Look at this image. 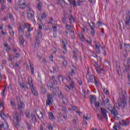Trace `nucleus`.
<instances>
[{
    "mask_svg": "<svg viewBox=\"0 0 130 130\" xmlns=\"http://www.w3.org/2000/svg\"><path fill=\"white\" fill-rule=\"evenodd\" d=\"M109 99L108 98L106 99L105 101H103L101 103L102 106H108L107 109L108 111L111 113V115L113 118L116 119V120H118L119 118L117 115H118V111L115 108L114 105H109Z\"/></svg>",
    "mask_w": 130,
    "mask_h": 130,
    "instance_id": "nucleus-1",
    "label": "nucleus"
},
{
    "mask_svg": "<svg viewBox=\"0 0 130 130\" xmlns=\"http://www.w3.org/2000/svg\"><path fill=\"white\" fill-rule=\"evenodd\" d=\"M125 94H126V91L123 90L122 92L120 93V99L118 101V107H121L123 110L127 108V103H126Z\"/></svg>",
    "mask_w": 130,
    "mask_h": 130,
    "instance_id": "nucleus-2",
    "label": "nucleus"
},
{
    "mask_svg": "<svg viewBox=\"0 0 130 130\" xmlns=\"http://www.w3.org/2000/svg\"><path fill=\"white\" fill-rule=\"evenodd\" d=\"M5 105V103L3 101L1 102V108H2V110L1 111V117L4 120L5 123H3V124L1 125V128H3V127L5 129H7V128H9V125H8V123L7 122H6V120L8 119V117H7V115H6V114L3 112L5 110V106H4Z\"/></svg>",
    "mask_w": 130,
    "mask_h": 130,
    "instance_id": "nucleus-3",
    "label": "nucleus"
},
{
    "mask_svg": "<svg viewBox=\"0 0 130 130\" xmlns=\"http://www.w3.org/2000/svg\"><path fill=\"white\" fill-rule=\"evenodd\" d=\"M16 100L17 101L18 110L20 111V114H22V113L24 112L25 104H24V103L21 101V98L20 96H17L16 98Z\"/></svg>",
    "mask_w": 130,
    "mask_h": 130,
    "instance_id": "nucleus-4",
    "label": "nucleus"
},
{
    "mask_svg": "<svg viewBox=\"0 0 130 130\" xmlns=\"http://www.w3.org/2000/svg\"><path fill=\"white\" fill-rule=\"evenodd\" d=\"M15 118L16 121L15 122L14 126L16 128L20 127V120H21V115L19 114L18 113H15V116L14 117Z\"/></svg>",
    "mask_w": 130,
    "mask_h": 130,
    "instance_id": "nucleus-5",
    "label": "nucleus"
},
{
    "mask_svg": "<svg viewBox=\"0 0 130 130\" xmlns=\"http://www.w3.org/2000/svg\"><path fill=\"white\" fill-rule=\"evenodd\" d=\"M86 78L87 79V83H94V79H95V76L91 75V73L87 71L86 74Z\"/></svg>",
    "mask_w": 130,
    "mask_h": 130,
    "instance_id": "nucleus-6",
    "label": "nucleus"
},
{
    "mask_svg": "<svg viewBox=\"0 0 130 130\" xmlns=\"http://www.w3.org/2000/svg\"><path fill=\"white\" fill-rule=\"evenodd\" d=\"M130 11H128L127 16L125 19V27L127 29H129L130 28Z\"/></svg>",
    "mask_w": 130,
    "mask_h": 130,
    "instance_id": "nucleus-7",
    "label": "nucleus"
},
{
    "mask_svg": "<svg viewBox=\"0 0 130 130\" xmlns=\"http://www.w3.org/2000/svg\"><path fill=\"white\" fill-rule=\"evenodd\" d=\"M27 18L28 20H31L32 21L34 20V24L36 23V21H35V19H34V11L28 12L27 13Z\"/></svg>",
    "mask_w": 130,
    "mask_h": 130,
    "instance_id": "nucleus-8",
    "label": "nucleus"
},
{
    "mask_svg": "<svg viewBox=\"0 0 130 130\" xmlns=\"http://www.w3.org/2000/svg\"><path fill=\"white\" fill-rule=\"evenodd\" d=\"M53 96L52 94H48L47 100H46V105H52V102H53Z\"/></svg>",
    "mask_w": 130,
    "mask_h": 130,
    "instance_id": "nucleus-9",
    "label": "nucleus"
},
{
    "mask_svg": "<svg viewBox=\"0 0 130 130\" xmlns=\"http://www.w3.org/2000/svg\"><path fill=\"white\" fill-rule=\"evenodd\" d=\"M119 124L120 125H121L122 126H126V125H129V121L128 120H121L119 122Z\"/></svg>",
    "mask_w": 130,
    "mask_h": 130,
    "instance_id": "nucleus-10",
    "label": "nucleus"
},
{
    "mask_svg": "<svg viewBox=\"0 0 130 130\" xmlns=\"http://www.w3.org/2000/svg\"><path fill=\"white\" fill-rule=\"evenodd\" d=\"M101 115L104 118L107 119V111L104 108H101Z\"/></svg>",
    "mask_w": 130,
    "mask_h": 130,
    "instance_id": "nucleus-11",
    "label": "nucleus"
},
{
    "mask_svg": "<svg viewBox=\"0 0 130 130\" xmlns=\"http://www.w3.org/2000/svg\"><path fill=\"white\" fill-rule=\"evenodd\" d=\"M62 44L63 46V53H67V45H68V42L65 39H62Z\"/></svg>",
    "mask_w": 130,
    "mask_h": 130,
    "instance_id": "nucleus-12",
    "label": "nucleus"
},
{
    "mask_svg": "<svg viewBox=\"0 0 130 130\" xmlns=\"http://www.w3.org/2000/svg\"><path fill=\"white\" fill-rule=\"evenodd\" d=\"M18 5L20 9H25L27 7V5H26L24 2H23V1L21 0L18 1Z\"/></svg>",
    "mask_w": 130,
    "mask_h": 130,
    "instance_id": "nucleus-13",
    "label": "nucleus"
},
{
    "mask_svg": "<svg viewBox=\"0 0 130 130\" xmlns=\"http://www.w3.org/2000/svg\"><path fill=\"white\" fill-rule=\"evenodd\" d=\"M32 87H34V86L33 85V82H32V80H29L28 81V82H27L26 83V85H25V87L26 88V89H31V88Z\"/></svg>",
    "mask_w": 130,
    "mask_h": 130,
    "instance_id": "nucleus-14",
    "label": "nucleus"
},
{
    "mask_svg": "<svg viewBox=\"0 0 130 130\" xmlns=\"http://www.w3.org/2000/svg\"><path fill=\"white\" fill-rule=\"evenodd\" d=\"M68 79L70 87H71L72 89H74V88H75V82H74V80H73V79H72L70 77H68Z\"/></svg>",
    "mask_w": 130,
    "mask_h": 130,
    "instance_id": "nucleus-15",
    "label": "nucleus"
},
{
    "mask_svg": "<svg viewBox=\"0 0 130 130\" xmlns=\"http://www.w3.org/2000/svg\"><path fill=\"white\" fill-rule=\"evenodd\" d=\"M75 70H76V68L73 67L71 68V71L69 73L68 77L70 78V77H73V76H75V75H76V72H75Z\"/></svg>",
    "mask_w": 130,
    "mask_h": 130,
    "instance_id": "nucleus-16",
    "label": "nucleus"
},
{
    "mask_svg": "<svg viewBox=\"0 0 130 130\" xmlns=\"http://www.w3.org/2000/svg\"><path fill=\"white\" fill-rule=\"evenodd\" d=\"M89 99L90 100V103L92 105L93 103L96 102V99H97V98L95 95H90L89 96Z\"/></svg>",
    "mask_w": 130,
    "mask_h": 130,
    "instance_id": "nucleus-17",
    "label": "nucleus"
},
{
    "mask_svg": "<svg viewBox=\"0 0 130 130\" xmlns=\"http://www.w3.org/2000/svg\"><path fill=\"white\" fill-rule=\"evenodd\" d=\"M95 50L98 53H100V44L98 42H95Z\"/></svg>",
    "mask_w": 130,
    "mask_h": 130,
    "instance_id": "nucleus-18",
    "label": "nucleus"
},
{
    "mask_svg": "<svg viewBox=\"0 0 130 130\" xmlns=\"http://www.w3.org/2000/svg\"><path fill=\"white\" fill-rule=\"evenodd\" d=\"M129 66H125L123 70V74H126V73H127V74H128V73H129Z\"/></svg>",
    "mask_w": 130,
    "mask_h": 130,
    "instance_id": "nucleus-19",
    "label": "nucleus"
},
{
    "mask_svg": "<svg viewBox=\"0 0 130 130\" xmlns=\"http://www.w3.org/2000/svg\"><path fill=\"white\" fill-rule=\"evenodd\" d=\"M46 14H45V13H43L42 14L41 18L39 16L38 17V21L41 22L42 21V20L46 19Z\"/></svg>",
    "mask_w": 130,
    "mask_h": 130,
    "instance_id": "nucleus-20",
    "label": "nucleus"
},
{
    "mask_svg": "<svg viewBox=\"0 0 130 130\" xmlns=\"http://www.w3.org/2000/svg\"><path fill=\"white\" fill-rule=\"evenodd\" d=\"M53 28V36H54V38H56V37H57V32L56 31H57V27H56V26H52V27Z\"/></svg>",
    "mask_w": 130,
    "mask_h": 130,
    "instance_id": "nucleus-21",
    "label": "nucleus"
},
{
    "mask_svg": "<svg viewBox=\"0 0 130 130\" xmlns=\"http://www.w3.org/2000/svg\"><path fill=\"white\" fill-rule=\"evenodd\" d=\"M41 93L43 94V95H45L47 93V91H46V88H45V86L44 85H42L41 87Z\"/></svg>",
    "mask_w": 130,
    "mask_h": 130,
    "instance_id": "nucleus-22",
    "label": "nucleus"
},
{
    "mask_svg": "<svg viewBox=\"0 0 130 130\" xmlns=\"http://www.w3.org/2000/svg\"><path fill=\"white\" fill-rule=\"evenodd\" d=\"M8 29L9 31V33L11 36H14L15 35V31L13 30V27L11 26L10 25H8Z\"/></svg>",
    "mask_w": 130,
    "mask_h": 130,
    "instance_id": "nucleus-23",
    "label": "nucleus"
},
{
    "mask_svg": "<svg viewBox=\"0 0 130 130\" xmlns=\"http://www.w3.org/2000/svg\"><path fill=\"white\" fill-rule=\"evenodd\" d=\"M31 117V122H32V123H36V122H37V118H36V115H35V114H34Z\"/></svg>",
    "mask_w": 130,
    "mask_h": 130,
    "instance_id": "nucleus-24",
    "label": "nucleus"
},
{
    "mask_svg": "<svg viewBox=\"0 0 130 130\" xmlns=\"http://www.w3.org/2000/svg\"><path fill=\"white\" fill-rule=\"evenodd\" d=\"M18 33L20 36H23L24 35V30L21 25H19Z\"/></svg>",
    "mask_w": 130,
    "mask_h": 130,
    "instance_id": "nucleus-25",
    "label": "nucleus"
},
{
    "mask_svg": "<svg viewBox=\"0 0 130 130\" xmlns=\"http://www.w3.org/2000/svg\"><path fill=\"white\" fill-rule=\"evenodd\" d=\"M19 43L21 45H24V43L25 42V40H24V36H20L19 37Z\"/></svg>",
    "mask_w": 130,
    "mask_h": 130,
    "instance_id": "nucleus-26",
    "label": "nucleus"
},
{
    "mask_svg": "<svg viewBox=\"0 0 130 130\" xmlns=\"http://www.w3.org/2000/svg\"><path fill=\"white\" fill-rule=\"evenodd\" d=\"M1 3L2 5L1 10L4 11V10H6V5H5V4H6V0H1Z\"/></svg>",
    "mask_w": 130,
    "mask_h": 130,
    "instance_id": "nucleus-27",
    "label": "nucleus"
},
{
    "mask_svg": "<svg viewBox=\"0 0 130 130\" xmlns=\"http://www.w3.org/2000/svg\"><path fill=\"white\" fill-rule=\"evenodd\" d=\"M59 97L61 99L62 103L63 104H66V101H64V98L63 97V95H62V93L60 91L58 93Z\"/></svg>",
    "mask_w": 130,
    "mask_h": 130,
    "instance_id": "nucleus-28",
    "label": "nucleus"
},
{
    "mask_svg": "<svg viewBox=\"0 0 130 130\" xmlns=\"http://www.w3.org/2000/svg\"><path fill=\"white\" fill-rule=\"evenodd\" d=\"M49 118L50 120H51L52 121L55 119V117H54L53 113L51 112L49 113Z\"/></svg>",
    "mask_w": 130,
    "mask_h": 130,
    "instance_id": "nucleus-29",
    "label": "nucleus"
},
{
    "mask_svg": "<svg viewBox=\"0 0 130 130\" xmlns=\"http://www.w3.org/2000/svg\"><path fill=\"white\" fill-rule=\"evenodd\" d=\"M30 90L33 95H34L35 96H37V95H38V92H37V91H36V90H35V88H34V86L31 87Z\"/></svg>",
    "mask_w": 130,
    "mask_h": 130,
    "instance_id": "nucleus-30",
    "label": "nucleus"
},
{
    "mask_svg": "<svg viewBox=\"0 0 130 130\" xmlns=\"http://www.w3.org/2000/svg\"><path fill=\"white\" fill-rule=\"evenodd\" d=\"M60 58H63V60L62 61L63 66L66 68L68 66V62L67 61V60H64V58H66V57H63V56H61Z\"/></svg>",
    "mask_w": 130,
    "mask_h": 130,
    "instance_id": "nucleus-31",
    "label": "nucleus"
},
{
    "mask_svg": "<svg viewBox=\"0 0 130 130\" xmlns=\"http://www.w3.org/2000/svg\"><path fill=\"white\" fill-rule=\"evenodd\" d=\"M34 114H33V113L32 112H27L25 113V116L26 117H27V118H30L32 116V115H33Z\"/></svg>",
    "mask_w": 130,
    "mask_h": 130,
    "instance_id": "nucleus-32",
    "label": "nucleus"
},
{
    "mask_svg": "<svg viewBox=\"0 0 130 130\" xmlns=\"http://www.w3.org/2000/svg\"><path fill=\"white\" fill-rule=\"evenodd\" d=\"M42 37V34L41 32V31L40 30H37V38L38 39H40Z\"/></svg>",
    "mask_w": 130,
    "mask_h": 130,
    "instance_id": "nucleus-33",
    "label": "nucleus"
},
{
    "mask_svg": "<svg viewBox=\"0 0 130 130\" xmlns=\"http://www.w3.org/2000/svg\"><path fill=\"white\" fill-rule=\"evenodd\" d=\"M42 7H43V4H42V3L39 2L37 6V8L39 11H41V10H42Z\"/></svg>",
    "mask_w": 130,
    "mask_h": 130,
    "instance_id": "nucleus-34",
    "label": "nucleus"
},
{
    "mask_svg": "<svg viewBox=\"0 0 130 130\" xmlns=\"http://www.w3.org/2000/svg\"><path fill=\"white\" fill-rule=\"evenodd\" d=\"M10 104L13 108L16 107V102L13 100L10 101Z\"/></svg>",
    "mask_w": 130,
    "mask_h": 130,
    "instance_id": "nucleus-35",
    "label": "nucleus"
},
{
    "mask_svg": "<svg viewBox=\"0 0 130 130\" xmlns=\"http://www.w3.org/2000/svg\"><path fill=\"white\" fill-rule=\"evenodd\" d=\"M69 20L71 23H75V18L73 17V15H69Z\"/></svg>",
    "mask_w": 130,
    "mask_h": 130,
    "instance_id": "nucleus-36",
    "label": "nucleus"
},
{
    "mask_svg": "<svg viewBox=\"0 0 130 130\" xmlns=\"http://www.w3.org/2000/svg\"><path fill=\"white\" fill-rule=\"evenodd\" d=\"M29 66L30 68L31 75H34V67H33V66H32V64H31V63H29Z\"/></svg>",
    "mask_w": 130,
    "mask_h": 130,
    "instance_id": "nucleus-37",
    "label": "nucleus"
},
{
    "mask_svg": "<svg viewBox=\"0 0 130 130\" xmlns=\"http://www.w3.org/2000/svg\"><path fill=\"white\" fill-rule=\"evenodd\" d=\"M52 80L53 81V84H54V85H57V81L55 80V78L54 77V76H52Z\"/></svg>",
    "mask_w": 130,
    "mask_h": 130,
    "instance_id": "nucleus-38",
    "label": "nucleus"
},
{
    "mask_svg": "<svg viewBox=\"0 0 130 130\" xmlns=\"http://www.w3.org/2000/svg\"><path fill=\"white\" fill-rule=\"evenodd\" d=\"M73 58H74V59H78V56H77V52H76V51H73Z\"/></svg>",
    "mask_w": 130,
    "mask_h": 130,
    "instance_id": "nucleus-39",
    "label": "nucleus"
},
{
    "mask_svg": "<svg viewBox=\"0 0 130 130\" xmlns=\"http://www.w3.org/2000/svg\"><path fill=\"white\" fill-rule=\"evenodd\" d=\"M62 23H64L67 22V16H64L62 17L61 19Z\"/></svg>",
    "mask_w": 130,
    "mask_h": 130,
    "instance_id": "nucleus-40",
    "label": "nucleus"
},
{
    "mask_svg": "<svg viewBox=\"0 0 130 130\" xmlns=\"http://www.w3.org/2000/svg\"><path fill=\"white\" fill-rule=\"evenodd\" d=\"M26 124L28 129H31L32 128V126L30 123H28V122H26Z\"/></svg>",
    "mask_w": 130,
    "mask_h": 130,
    "instance_id": "nucleus-41",
    "label": "nucleus"
},
{
    "mask_svg": "<svg viewBox=\"0 0 130 130\" xmlns=\"http://www.w3.org/2000/svg\"><path fill=\"white\" fill-rule=\"evenodd\" d=\"M79 35L81 40H82V41H85V38L84 37V35H83L82 34H80Z\"/></svg>",
    "mask_w": 130,
    "mask_h": 130,
    "instance_id": "nucleus-42",
    "label": "nucleus"
},
{
    "mask_svg": "<svg viewBox=\"0 0 130 130\" xmlns=\"http://www.w3.org/2000/svg\"><path fill=\"white\" fill-rule=\"evenodd\" d=\"M58 79L59 82H63V78L61 75H59L58 77Z\"/></svg>",
    "mask_w": 130,
    "mask_h": 130,
    "instance_id": "nucleus-43",
    "label": "nucleus"
},
{
    "mask_svg": "<svg viewBox=\"0 0 130 130\" xmlns=\"http://www.w3.org/2000/svg\"><path fill=\"white\" fill-rule=\"evenodd\" d=\"M61 110L62 111H64V112H68V110L67 109V107L64 106H61Z\"/></svg>",
    "mask_w": 130,
    "mask_h": 130,
    "instance_id": "nucleus-44",
    "label": "nucleus"
},
{
    "mask_svg": "<svg viewBox=\"0 0 130 130\" xmlns=\"http://www.w3.org/2000/svg\"><path fill=\"white\" fill-rule=\"evenodd\" d=\"M117 73L119 78H121L122 77L121 71H120V69L117 70Z\"/></svg>",
    "mask_w": 130,
    "mask_h": 130,
    "instance_id": "nucleus-45",
    "label": "nucleus"
},
{
    "mask_svg": "<svg viewBox=\"0 0 130 130\" xmlns=\"http://www.w3.org/2000/svg\"><path fill=\"white\" fill-rule=\"evenodd\" d=\"M30 27H31V25H29V24H27V23H24V29H25V28H27V29H28V28H30Z\"/></svg>",
    "mask_w": 130,
    "mask_h": 130,
    "instance_id": "nucleus-46",
    "label": "nucleus"
},
{
    "mask_svg": "<svg viewBox=\"0 0 130 130\" xmlns=\"http://www.w3.org/2000/svg\"><path fill=\"white\" fill-rule=\"evenodd\" d=\"M6 89H7V87L6 86L4 87V89L2 90V96H5V93H6Z\"/></svg>",
    "mask_w": 130,
    "mask_h": 130,
    "instance_id": "nucleus-47",
    "label": "nucleus"
},
{
    "mask_svg": "<svg viewBox=\"0 0 130 130\" xmlns=\"http://www.w3.org/2000/svg\"><path fill=\"white\" fill-rule=\"evenodd\" d=\"M7 32L6 29L2 30V35H3V36H5V35H7Z\"/></svg>",
    "mask_w": 130,
    "mask_h": 130,
    "instance_id": "nucleus-48",
    "label": "nucleus"
},
{
    "mask_svg": "<svg viewBox=\"0 0 130 130\" xmlns=\"http://www.w3.org/2000/svg\"><path fill=\"white\" fill-rule=\"evenodd\" d=\"M94 106L95 107H96V108L99 107V106H100V103H99V102H96V103H95L94 104Z\"/></svg>",
    "mask_w": 130,
    "mask_h": 130,
    "instance_id": "nucleus-49",
    "label": "nucleus"
},
{
    "mask_svg": "<svg viewBox=\"0 0 130 130\" xmlns=\"http://www.w3.org/2000/svg\"><path fill=\"white\" fill-rule=\"evenodd\" d=\"M19 86L22 89H24V88H25V85H24V82H20L19 84Z\"/></svg>",
    "mask_w": 130,
    "mask_h": 130,
    "instance_id": "nucleus-50",
    "label": "nucleus"
},
{
    "mask_svg": "<svg viewBox=\"0 0 130 130\" xmlns=\"http://www.w3.org/2000/svg\"><path fill=\"white\" fill-rule=\"evenodd\" d=\"M70 32H71V37H72V38H75V32H74V30H71V31H70Z\"/></svg>",
    "mask_w": 130,
    "mask_h": 130,
    "instance_id": "nucleus-51",
    "label": "nucleus"
},
{
    "mask_svg": "<svg viewBox=\"0 0 130 130\" xmlns=\"http://www.w3.org/2000/svg\"><path fill=\"white\" fill-rule=\"evenodd\" d=\"M71 28H72L71 25H68V24L66 25V29H67V30H68V31H71Z\"/></svg>",
    "mask_w": 130,
    "mask_h": 130,
    "instance_id": "nucleus-52",
    "label": "nucleus"
},
{
    "mask_svg": "<svg viewBox=\"0 0 130 130\" xmlns=\"http://www.w3.org/2000/svg\"><path fill=\"white\" fill-rule=\"evenodd\" d=\"M67 112H64L63 113L62 115H63V118H68V115L67 114Z\"/></svg>",
    "mask_w": 130,
    "mask_h": 130,
    "instance_id": "nucleus-53",
    "label": "nucleus"
},
{
    "mask_svg": "<svg viewBox=\"0 0 130 130\" xmlns=\"http://www.w3.org/2000/svg\"><path fill=\"white\" fill-rule=\"evenodd\" d=\"M36 44H38V46H39V44H40V41L39 40V39H37L36 40Z\"/></svg>",
    "mask_w": 130,
    "mask_h": 130,
    "instance_id": "nucleus-54",
    "label": "nucleus"
},
{
    "mask_svg": "<svg viewBox=\"0 0 130 130\" xmlns=\"http://www.w3.org/2000/svg\"><path fill=\"white\" fill-rule=\"evenodd\" d=\"M93 81H94V83L95 85H98L99 83H98V80L97 79V78L95 77Z\"/></svg>",
    "mask_w": 130,
    "mask_h": 130,
    "instance_id": "nucleus-55",
    "label": "nucleus"
},
{
    "mask_svg": "<svg viewBox=\"0 0 130 130\" xmlns=\"http://www.w3.org/2000/svg\"><path fill=\"white\" fill-rule=\"evenodd\" d=\"M8 60L9 61H12V60H13V55H10L9 56Z\"/></svg>",
    "mask_w": 130,
    "mask_h": 130,
    "instance_id": "nucleus-56",
    "label": "nucleus"
},
{
    "mask_svg": "<svg viewBox=\"0 0 130 130\" xmlns=\"http://www.w3.org/2000/svg\"><path fill=\"white\" fill-rule=\"evenodd\" d=\"M92 26L90 27V29L91 30H94V28L95 27V23L92 22Z\"/></svg>",
    "mask_w": 130,
    "mask_h": 130,
    "instance_id": "nucleus-57",
    "label": "nucleus"
},
{
    "mask_svg": "<svg viewBox=\"0 0 130 130\" xmlns=\"http://www.w3.org/2000/svg\"><path fill=\"white\" fill-rule=\"evenodd\" d=\"M102 116L100 115V114H98V119H100V120H103V118Z\"/></svg>",
    "mask_w": 130,
    "mask_h": 130,
    "instance_id": "nucleus-58",
    "label": "nucleus"
},
{
    "mask_svg": "<svg viewBox=\"0 0 130 130\" xmlns=\"http://www.w3.org/2000/svg\"><path fill=\"white\" fill-rule=\"evenodd\" d=\"M77 82L79 84V85H83V82L81 79H78Z\"/></svg>",
    "mask_w": 130,
    "mask_h": 130,
    "instance_id": "nucleus-59",
    "label": "nucleus"
},
{
    "mask_svg": "<svg viewBox=\"0 0 130 130\" xmlns=\"http://www.w3.org/2000/svg\"><path fill=\"white\" fill-rule=\"evenodd\" d=\"M48 128L49 129V130H52L53 129V127H52V126H51V125H49L48 126Z\"/></svg>",
    "mask_w": 130,
    "mask_h": 130,
    "instance_id": "nucleus-60",
    "label": "nucleus"
},
{
    "mask_svg": "<svg viewBox=\"0 0 130 130\" xmlns=\"http://www.w3.org/2000/svg\"><path fill=\"white\" fill-rule=\"evenodd\" d=\"M48 87H49L51 90H53L54 88H53V84H51V85H47Z\"/></svg>",
    "mask_w": 130,
    "mask_h": 130,
    "instance_id": "nucleus-61",
    "label": "nucleus"
},
{
    "mask_svg": "<svg viewBox=\"0 0 130 130\" xmlns=\"http://www.w3.org/2000/svg\"><path fill=\"white\" fill-rule=\"evenodd\" d=\"M38 118H43V114H42V113H41V112H40V116H38Z\"/></svg>",
    "mask_w": 130,
    "mask_h": 130,
    "instance_id": "nucleus-62",
    "label": "nucleus"
},
{
    "mask_svg": "<svg viewBox=\"0 0 130 130\" xmlns=\"http://www.w3.org/2000/svg\"><path fill=\"white\" fill-rule=\"evenodd\" d=\"M66 89L67 90V91H70V90H71V88H70V86L67 85L66 87Z\"/></svg>",
    "mask_w": 130,
    "mask_h": 130,
    "instance_id": "nucleus-63",
    "label": "nucleus"
},
{
    "mask_svg": "<svg viewBox=\"0 0 130 130\" xmlns=\"http://www.w3.org/2000/svg\"><path fill=\"white\" fill-rule=\"evenodd\" d=\"M128 83L130 84V76L129 74H128Z\"/></svg>",
    "mask_w": 130,
    "mask_h": 130,
    "instance_id": "nucleus-64",
    "label": "nucleus"
}]
</instances>
